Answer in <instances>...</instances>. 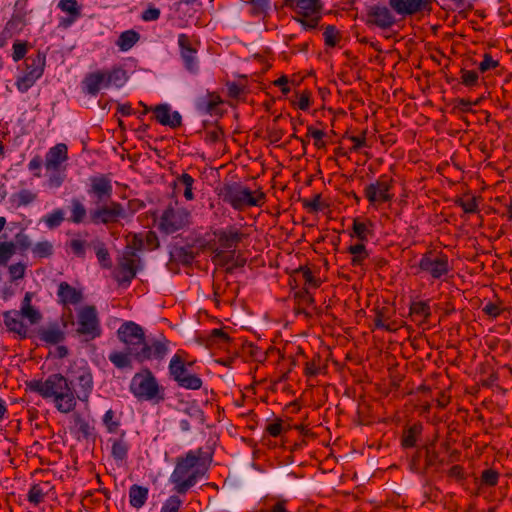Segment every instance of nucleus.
Instances as JSON below:
<instances>
[{"instance_id": "nucleus-39", "label": "nucleus", "mask_w": 512, "mask_h": 512, "mask_svg": "<svg viewBox=\"0 0 512 512\" xmlns=\"http://www.w3.org/2000/svg\"><path fill=\"white\" fill-rule=\"evenodd\" d=\"M348 253H350L353 257L351 260V264L353 266H360L363 262L368 258L369 253L364 245V242L357 243L355 245H351L347 249Z\"/></svg>"}, {"instance_id": "nucleus-11", "label": "nucleus", "mask_w": 512, "mask_h": 512, "mask_svg": "<svg viewBox=\"0 0 512 512\" xmlns=\"http://www.w3.org/2000/svg\"><path fill=\"white\" fill-rule=\"evenodd\" d=\"M188 365L179 353H176L170 360L168 370L170 377L181 388L198 390L202 387V380L196 374L188 370Z\"/></svg>"}, {"instance_id": "nucleus-32", "label": "nucleus", "mask_w": 512, "mask_h": 512, "mask_svg": "<svg viewBox=\"0 0 512 512\" xmlns=\"http://www.w3.org/2000/svg\"><path fill=\"white\" fill-rule=\"evenodd\" d=\"M374 325L377 329L394 332L398 329V325L394 321H390L388 308H382L376 312Z\"/></svg>"}, {"instance_id": "nucleus-41", "label": "nucleus", "mask_w": 512, "mask_h": 512, "mask_svg": "<svg viewBox=\"0 0 512 512\" xmlns=\"http://www.w3.org/2000/svg\"><path fill=\"white\" fill-rule=\"evenodd\" d=\"M131 357L133 356L127 350L126 352L113 351L109 354L108 359L115 367L124 369L131 368Z\"/></svg>"}, {"instance_id": "nucleus-3", "label": "nucleus", "mask_w": 512, "mask_h": 512, "mask_svg": "<svg viewBox=\"0 0 512 512\" xmlns=\"http://www.w3.org/2000/svg\"><path fill=\"white\" fill-rule=\"evenodd\" d=\"M127 71L121 65L110 69L96 70L86 74L82 80V90L90 96H97L102 89L121 88L128 81Z\"/></svg>"}, {"instance_id": "nucleus-14", "label": "nucleus", "mask_w": 512, "mask_h": 512, "mask_svg": "<svg viewBox=\"0 0 512 512\" xmlns=\"http://www.w3.org/2000/svg\"><path fill=\"white\" fill-rule=\"evenodd\" d=\"M169 352L170 341L165 336L160 335L159 338L145 340L134 359L139 363L152 360L162 361Z\"/></svg>"}, {"instance_id": "nucleus-7", "label": "nucleus", "mask_w": 512, "mask_h": 512, "mask_svg": "<svg viewBox=\"0 0 512 512\" xmlns=\"http://www.w3.org/2000/svg\"><path fill=\"white\" fill-rule=\"evenodd\" d=\"M415 268L416 275L427 276L432 280H443L452 270L448 256L435 250L425 252Z\"/></svg>"}, {"instance_id": "nucleus-24", "label": "nucleus", "mask_w": 512, "mask_h": 512, "mask_svg": "<svg viewBox=\"0 0 512 512\" xmlns=\"http://www.w3.org/2000/svg\"><path fill=\"white\" fill-rule=\"evenodd\" d=\"M58 301L63 305H76L83 299L82 292L67 282H61L57 290Z\"/></svg>"}, {"instance_id": "nucleus-15", "label": "nucleus", "mask_w": 512, "mask_h": 512, "mask_svg": "<svg viewBox=\"0 0 512 512\" xmlns=\"http://www.w3.org/2000/svg\"><path fill=\"white\" fill-rule=\"evenodd\" d=\"M118 338L126 346V350L135 358L145 341L143 328L132 321L123 323L117 330Z\"/></svg>"}, {"instance_id": "nucleus-43", "label": "nucleus", "mask_w": 512, "mask_h": 512, "mask_svg": "<svg viewBox=\"0 0 512 512\" xmlns=\"http://www.w3.org/2000/svg\"><path fill=\"white\" fill-rule=\"evenodd\" d=\"M102 421L108 433H119L121 422L120 417L116 415L115 411L112 409L107 410L102 418Z\"/></svg>"}, {"instance_id": "nucleus-6", "label": "nucleus", "mask_w": 512, "mask_h": 512, "mask_svg": "<svg viewBox=\"0 0 512 512\" xmlns=\"http://www.w3.org/2000/svg\"><path fill=\"white\" fill-rule=\"evenodd\" d=\"M67 379L75 400V407L77 406L78 400L87 404L94 390V379L91 368L86 363L75 365L69 370Z\"/></svg>"}, {"instance_id": "nucleus-30", "label": "nucleus", "mask_w": 512, "mask_h": 512, "mask_svg": "<svg viewBox=\"0 0 512 512\" xmlns=\"http://www.w3.org/2000/svg\"><path fill=\"white\" fill-rule=\"evenodd\" d=\"M70 203V217L68 220L73 224L89 222V215H87L85 205L77 198H72Z\"/></svg>"}, {"instance_id": "nucleus-54", "label": "nucleus", "mask_w": 512, "mask_h": 512, "mask_svg": "<svg viewBox=\"0 0 512 512\" xmlns=\"http://www.w3.org/2000/svg\"><path fill=\"white\" fill-rule=\"evenodd\" d=\"M185 414H187L190 418L195 420L198 424L203 425L205 422V414L203 410L196 404L192 403L186 406L183 410Z\"/></svg>"}, {"instance_id": "nucleus-42", "label": "nucleus", "mask_w": 512, "mask_h": 512, "mask_svg": "<svg viewBox=\"0 0 512 512\" xmlns=\"http://www.w3.org/2000/svg\"><path fill=\"white\" fill-rule=\"evenodd\" d=\"M170 258L175 262L188 265L193 261L194 254L188 248L176 246L170 251Z\"/></svg>"}, {"instance_id": "nucleus-5", "label": "nucleus", "mask_w": 512, "mask_h": 512, "mask_svg": "<svg viewBox=\"0 0 512 512\" xmlns=\"http://www.w3.org/2000/svg\"><path fill=\"white\" fill-rule=\"evenodd\" d=\"M130 392L139 400L151 401L155 404L165 400V389L159 385L154 374L145 369L136 373L130 383Z\"/></svg>"}, {"instance_id": "nucleus-4", "label": "nucleus", "mask_w": 512, "mask_h": 512, "mask_svg": "<svg viewBox=\"0 0 512 512\" xmlns=\"http://www.w3.org/2000/svg\"><path fill=\"white\" fill-rule=\"evenodd\" d=\"M220 196L234 210L242 211L247 207H261L265 203L266 195L261 190L251 191L241 183L225 184Z\"/></svg>"}, {"instance_id": "nucleus-38", "label": "nucleus", "mask_w": 512, "mask_h": 512, "mask_svg": "<svg viewBox=\"0 0 512 512\" xmlns=\"http://www.w3.org/2000/svg\"><path fill=\"white\" fill-rule=\"evenodd\" d=\"M422 450L426 472L431 468H438L442 465L443 460L440 458L439 453L433 448L432 445H425L422 447Z\"/></svg>"}, {"instance_id": "nucleus-27", "label": "nucleus", "mask_w": 512, "mask_h": 512, "mask_svg": "<svg viewBox=\"0 0 512 512\" xmlns=\"http://www.w3.org/2000/svg\"><path fill=\"white\" fill-rule=\"evenodd\" d=\"M111 442V456L116 462H123L128 457L130 445L126 440V432L122 430L118 438L109 439Z\"/></svg>"}, {"instance_id": "nucleus-46", "label": "nucleus", "mask_w": 512, "mask_h": 512, "mask_svg": "<svg viewBox=\"0 0 512 512\" xmlns=\"http://www.w3.org/2000/svg\"><path fill=\"white\" fill-rule=\"evenodd\" d=\"M37 199V194L28 189H22L13 195V201L20 206H27Z\"/></svg>"}, {"instance_id": "nucleus-21", "label": "nucleus", "mask_w": 512, "mask_h": 512, "mask_svg": "<svg viewBox=\"0 0 512 512\" xmlns=\"http://www.w3.org/2000/svg\"><path fill=\"white\" fill-rule=\"evenodd\" d=\"M154 119L163 126L176 129L182 125V116L178 111H172L169 104H159L153 107Z\"/></svg>"}, {"instance_id": "nucleus-56", "label": "nucleus", "mask_w": 512, "mask_h": 512, "mask_svg": "<svg viewBox=\"0 0 512 512\" xmlns=\"http://www.w3.org/2000/svg\"><path fill=\"white\" fill-rule=\"evenodd\" d=\"M326 46L334 47L340 39L339 31L334 25H328L323 32Z\"/></svg>"}, {"instance_id": "nucleus-36", "label": "nucleus", "mask_w": 512, "mask_h": 512, "mask_svg": "<svg viewBox=\"0 0 512 512\" xmlns=\"http://www.w3.org/2000/svg\"><path fill=\"white\" fill-rule=\"evenodd\" d=\"M91 247H93L95 251L100 266L104 269L112 268V259L110 257L108 249L106 248L105 243L97 240L91 243Z\"/></svg>"}, {"instance_id": "nucleus-52", "label": "nucleus", "mask_w": 512, "mask_h": 512, "mask_svg": "<svg viewBox=\"0 0 512 512\" xmlns=\"http://www.w3.org/2000/svg\"><path fill=\"white\" fill-rule=\"evenodd\" d=\"M145 250L144 236L142 234H134L128 242L125 252H132L134 256H138V252Z\"/></svg>"}, {"instance_id": "nucleus-16", "label": "nucleus", "mask_w": 512, "mask_h": 512, "mask_svg": "<svg viewBox=\"0 0 512 512\" xmlns=\"http://www.w3.org/2000/svg\"><path fill=\"white\" fill-rule=\"evenodd\" d=\"M86 192L94 204L112 200L113 185L111 178L105 174L90 177Z\"/></svg>"}, {"instance_id": "nucleus-34", "label": "nucleus", "mask_w": 512, "mask_h": 512, "mask_svg": "<svg viewBox=\"0 0 512 512\" xmlns=\"http://www.w3.org/2000/svg\"><path fill=\"white\" fill-rule=\"evenodd\" d=\"M140 39V35L135 30H126L122 32L117 41L116 45L120 51L126 52L130 50Z\"/></svg>"}, {"instance_id": "nucleus-23", "label": "nucleus", "mask_w": 512, "mask_h": 512, "mask_svg": "<svg viewBox=\"0 0 512 512\" xmlns=\"http://www.w3.org/2000/svg\"><path fill=\"white\" fill-rule=\"evenodd\" d=\"M215 236L222 248L230 249L236 248L245 237V234L236 226L230 225L215 232Z\"/></svg>"}, {"instance_id": "nucleus-25", "label": "nucleus", "mask_w": 512, "mask_h": 512, "mask_svg": "<svg viewBox=\"0 0 512 512\" xmlns=\"http://www.w3.org/2000/svg\"><path fill=\"white\" fill-rule=\"evenodd\" d=\"M221 97L215 92H208L196 100V108L200 113L213 115L217 113L218 106L222 104Z\"/></svg>"}, {"instance_id": "nucleus-64", "label": "nucleus", "mask_w": 512, "mask_h": 512, "mask_svg": "<svg viewBox=\"0 0 512 512\" xmlns=\"http://www.w3.org/2000/svg\"><path fill=\"white\" fill-rule=\"evenodd\" d=\"M288 502L289 501L284 498L276 499L271 504H268L263 512H291L287 508Z\"/></svg>"}, {"instance_id": "nucleus-33", "label": "nucleus", "mask_w": 512, "mask_h": 512, "mask_svg": "<svg viewBox=\"0 0 512 512\" xmlns=\"http://www.w3.org/2000/svg\"><path fill=\"white\" fill-rule=\"evenodd\" d=\"M4 323L9 331L16 332V333H25L26 327L21 321L20 313L16 310L6 311L4 313Z\"/></svg>"}, {"instance_id": "nucleus-9", "label": "nucleus", "mask_w": 512, "mask_h": 512, "mask_svg": "<svg viewBox=\"0 0 512 512\" xmlns=\"http://www.w3.org/2000/svg\"><path fill=\"white\" fill-rule=\"evenodd\" d=\"M127 217L128 213L124 205L113 200L95 204V207L89 211V223L94 225L109 226Z\"/></svg>"}, {"instance_id": "nucleus-57", "label": "nucleus", "mask_w": 512, "mask_h": 512, "mask_svg": "<svg viewBox=\"0 0 512 512\" xmlns=\"http://www.w3.org/2000/svg\"><path fill=\"white\" fill-rule=\"evenodd\" d=\"M14 253V242H0V265H5Z\"/></svg>"}, {"instance_id": "nucleus-22", "label": "nucleus", "mask_w": 512, "mask_h": 512, "mask_svg": "<svg viewBox=\"0 0 512 512\" xmlns=\"http://www.w3.org/2000/svg\"><path fill=\"white\" fill-rule=\"evenodd\" d=\"M68 160V147L64 143H58L51 147L46 155L44 167L46 171L65 169L63 164Z\"/></svg>"}, {"instance_id": "nucleus-17", "label": "nucleus", "mask_w": 512, "mask_h": 512, "mask_svg": "<svg viewBox=\"0 0 512 512\" xmlns=\"http://www.w3.org/2000/svg\"><path fill=\"white\" fill-rule=\"evenodd\" d=\"M142 269L141 258L134 256L130 252H123L122 257L118 261V268L115 279L119 285L128 287L132 280L136 277L137 272Z\"/></svg>"}, {"instance_id": "nucleus-13", "label": "nucleus", "mask_w": 512, "mask_h": 512, "mask_svg": "<svg viewBox=\"0 0 512 512\" xmlns=\"http://www.w3.org/2000/svg\"><path fill=\"white\" fill-rule=\"evenodd\" d=\"M393 183L391 176L382 174L374 182L366 185L364 196L369 204L377 208L383 203L390 202L394 197L392 193Z\"/></svg>"}, {"instance_id": "nucleus-37", "label": "nucleus", "mask_w": 512, "mask_h": 512, "mask_svg": "<svg viewBox=\"0 0 512 512\" xmlns=\"http://www.w3.org/2000/svg\"><path fill=\"white\" fill-rule=\"evenodd\" d=\"M40 339L45 343L56 345L65 339L64 332L57 326H49L40 332Z\"/></svg>"}, {"instance_id": "nucleus-62", "label": "nucleus", "mask_w": 512, "mask_h": 512, "mask_svg": "<svg viewBox=\"0 0 512 512\" xmlns=\"http://www.w3.org/2000/svg\"><path fill=\"white\" fill-rule=\"evenodd\" d=\"M28 51V44L25 41H15L13 44L12 59L14 62H19L24 59Z\"/></svg>"}, {"instance_id": "nucleus-45", "label": "nucleus", "mask_w": 512, "mask_h": 512, "mask_svg": "<svg viewBox=\"0 0 512 512\" xmlns=\"http://www.w3.org/2000/svg\"><path fill=\"white\" fill-rule=\"evenodd\" d=\"M295 274L303 279L305 286L311 288H318L320 286V280L313 275L312 271L308 267H300L296 269Z\"/></svg>"}, {"instance_id": "nucleus-48", "label": "nucleus", "mask_w": 512, "mask_h": 512, "mask_svg": "<svg viewBox=\"0 0 512 512\" xmlns=\"http://www.w3.org/2000/svg\"><path fill=\"white\" fill-rule=\"evenodd\" d=\"M423 456V450L422 448L418 449L413 456L410 459L409 462V468L412 472L424 475L426 473L425 471V465L424 462H422Z\"/></svg>"}, {"instance_id": "nucleus-35", "label": "nucleus", "mask_w": 512, "mask_h": 512, "mask_svg": "<svg viewBox=\"0 0 512 512\" xmlns=\"http://www.w3.org/2000/svg\"><path fill=\"white\" fill-rule=\"evenodd\" d=\"M48 493V483L33 484L27 494V500L33 506L42 503Z\"/></svg>"}, {"instance_id": "nucleus-29", "label": "nucleus", "mask_w": 512, "mask_h": 512, "mask_svg": "<svg viewBox=\"0 0 512 512\" xmlns=\"http://www.w3.org/2000/svg\"><path fill=\"white\" fill-rule=\"evenodd\" d=\"M148 495L149 489L147 487L133 484L129 488V504L135 509H140L145 505Z\"/></svg>"}, {"instance_id": "nucleus-18", "label": "nucleus", "mask_w": 512, "mask_h": 512, "mask_svg": "<svg viewBox=\"0 0 512 512\" xmlns=\"http://www.w3.org/2000/svg\"><path fill=\"white\" fill-rule=\"evenodd\" d=\"M366 16L367 25L376 26L383 30L391 28L396 23V17L391 7L381 3L369 6Z\"/></svg>"}, {"instance_id": "nucleus-10", "label": "nucleus", "mask_w": 512, "mask_h": 512, "mask_svg": "<svg viewBox=\"0 0 512 512\" xmlns=\"http://www.w3.org/2000/svg\"><path fill=\"white\" fill-rule=\"evenodd\" d=\"M190 221L189 211L177 203L166 207L158 218V230L166 235L185 228Z\"/></svg>"}, {"instance_id": "nucleus-12", "label": "nucleus", "mask_w": 512, "mask_h": 512, "mask_svg": "<svg viewBox=\"0 0 512 512\" xmlns=\"http://www.w3.org/2000/svg\"><path fill=\"white\" fill-rule=\"evenodd\" d=\"M24 63L26 67L25 71L16 81V87L21 93L27 92L43 75L46 64V54L37 51V53L29 55Z\"/></svg>"}, {"instance_id": "nucleus-55", "label": "nucleus", "mask_w": 512, "mask_h": 512, "mask_svg": "<svg viewBox=\"0 0 512 512\" xmlns=\"http://www.w3.org/2000/svg\"><path fill=\"white\" fill-rule=\"evenodd\" d=\"M500 474L494 469H486L481 473L480 482L482 485L494 487L498 484Z\"/></svg>"}, {"instance_id": "nucleus-1", "label": "nucleus", "mask_w": 512, "mask_h": 512, "mask_svg": "<svg viewBox=\"0 0 512 512\" xmlns=\"http://www.w3.org/2000/svg\"><path fill=\"white\" fill-rule=\"evenodd\" d=\"M27 388L44 399H53L55 408L63 414L75 409V400L67 377L60 373L49 375L46 380L33 379L26 382Z\"/></svg>"}, {"instance_id": "nucleus-49", "label": "nucleus", "mask_w": 512, "mask_h": 512, "mask_svg": "<svg viewBox=\"0 0 512 512\" xmlns=\"http://www.w3.org/2000/svg\"><path fill=\"white\" fill-rule=\"evenodd\" d=\"M68 246L76 257L84 259L86 257V248L91 246V244H88L85 240L74 238L69 241Z\"/></svg>"}, {"instance_id": "nucleus-28", "label": "nucleus", "mask_w": 512, "mask_h": 512, "mask_svg": "<svg viewBox=\"0 0 512 512\" xmlns=\"http://www.w3.org/2000/svg\"><path fill=\"white\" fill-rule=\"evenodd\" d=\"M373 228L374 224L371 220L355 218L352 224L351 236L356 237L360 242H366L373 236Z\"/></svg>"}, {"instance_id": "nucleus-61", "label": "nucleus", "mask_w": 512, "mask_h": 512, "mask_svg": "<svg viewBox=\"0 0 512 512\" xmlns=\"http://www.w3.org/2000/svg\"><path fill=\"white\" fill-rule=\"evenodd\" d=\"M455 204L463 209L465 213H476L478 211V203L475 197H472L469 200H464L462 198H457L455 200Z\"/></svg>"}, {"instance_id": "nucleus-50", "label": "nucleus", "mask_w": 512, "mask_h": 512, "mask_svg": "<svg viewBox=\"0 0 512 512\" xmlns=\"http://www.w3.org/2000/svg\"><path fill=\"white\" fill-rule=\"evenodd\" d=\"M57 7L68 15L81 16V6L77 0H60Z\"/></svg>"}, {"instance_id": "nucleus-59", "label": "nucleus", "mask_w": 512, "mask_h": 512, "mask_svg": "<svg viewBox=\"0 0 512 512\" xmlns=\"http://www.w3.org/2000/svg\"><path fill=\"white\" fill-rule=\"evenodd\" d=\"M224 135V132L221 127L214 126L211 129H207L205 131L204 140L208 144H215L218 143Z\"/></svg>"}, {"instance_id": "nucleus-26", "label": "nucleus", "mask_w": 512, "mask_h": 512, "mask_svg": "<svg viewBox=\"0 0 512 512\" xmlns=\"http://www.w3.org/2000/svg\"><path fill=\"white\" fill-rule=\"evenodd\" d=\"M290 6H295L297 16L321 15L323 4L321 0H293Z\"/></svg>"}, {"instance_id": "nucleus-2", "label": "nucleus", "mask_w": 512, "mask_h": 512, "mask_svg": "<svg viewBox=\"0 0 512 512\" xmlns=\"http://www.w3.org/2000/svg\"><path fill=\"white\" fill-rule=\"evenodd\" d=\"M202 454V449L198 448L189 450L184 456L176 459V465L169 480L178 494H186L198 482L202 473L197 466Z\"/></svg>"}, {"instance_id": "nucleus-53", "label": "nucleus", "mask_w": 512, "mask_h": 512, "mask_svg": "<svg viewBox=\"0 0 512 512\" xmlns=\"http://www.w3.org/2000/svg\"><path fill=\"white\" fill-rule=\"evenodd\" d=\"M321 15L304 17V16H294L293 20L299 23L305 31H310L316 29L319 21L321 20Z\"/></svg>"}, {"instance_id": "nucleus-51", "label": "nucleus", "mask_w": 512, "mask_h": 512, "mask_svg": "<svg viewBox=\"0 0 512 512\" xmlns=\"http://www.w3.org/2000/svg\"><path fill=\"white\" fill-rule=\"evenodd\" d=\"M47 172L49 173L47 185L54 189L61 187L66 178L65 169L50 170Z\"/></svg>"}, {"instance_id": "nucleus-58", "label": "nucleus", "mask_w": 512, "mask_h": 512, "mask_svg": "<svg viewBox=\"0 0 512 512\" xmlns=\"http://www.w3.org/2000/svg\"><path fill=\"white\" fill-rule=\"evenodd\" d=\"M182 503L179 496L172 495L163 503L160 512H179Z\"/></svg>"}, {"instance_id": "nucleus-63", "label": "nucleus", "mask_w": 512, "mask_h": 512, "mask_svg": "<svg viewBox=\"0 0 512 512\" xmlns=\"http://www.w3.org/2000/svg\"><path fill=\"white\" fill-rule=\"evenodd\" d=\"M20 315L24 318H27L31 324L38 323L42 316L41 313L36 310L33 306L31 307H21Z\"/></svg>"}, {"instance_id": "nucleus-60", "label": "nucleus", "mask_w": 512, "mask_h": 512, "mask_svg": "<svg viewBox=\"0 0 512 512\" xmlns=\"http://www.w3.org/2000/svg\"><path fill=\"white\" fill-rule=\"evenodd\" d=\"M213 253H214V255L212 257V261L214 263L219 264V265H227L233 260L235 251L227 253V252L217 248L214 250Z\"/></svg>"}, {"instance_id": "nucleus-20", "label": "nucleus", "mask_w": 512, "mask_h": 512, "mask_svg": "<svg viewBox=\"0 0 512 512\" xmlns=\"http://www.w3.org/2000/svg\"><path fill=\"white\" fill-rule=\"evenodd\" d=\"M178 46L185 68L191 73H197L199 70L197 50L192 46L191 38L185 33L179 34Z\"/></svg>"}, {"instance_id": "nucleus-47", "label": "nucleus", "mask_w": 512, "mask_h": 512, "mask_svg": "<svg viewBox=\"0 0 512 512\" xmlns=\"http://www.w3.org/2000/svg\"><path fill=\"white\" fill-rule=\"evenodd\" d=\"M53 251V244L47 240L36 243L32 248L33 255L37 258H48Z\"/></svg>"}, {"instance_id": "nucleus-8", "label": "nucleus", "mask_w": 512, "mask_h": 512, "mask_svg": "<svg viewBox=\"0 0 512 512\" xmlns=\"http://www.w3.org/2000/svg\"><path fill=\"white\" fill-rule=\"evenodd\" d=\"M76 325V336L85 342L95 340L102 335L100 318L93 305H86L78 310Z\"/></svg>"}, {"instance_id": "nucleus-44", "label": "nucleus", "mask_w": 512, "mask_h": 512, "mask_svg": "<svg viewBox=\"0 0 512 512\" xmlns=\"http://www.w3.org/2000/svg\"><path fill=\"white\" fill-rule=\"evenodd\" d=\"M64 219V211L61 208H57L45 215L42 220L49 229H55L62 224Z\"/></svg>"}, {"instance_id": "nucleus-19", "label": "nucleus", "mask_w": 512, "mask_h": 512, "mask_svg": "<svg viewBox=\"0 0 512 512\" xmlns=\"http://www.w3.org/2000/svg\"><path fill=\"white\" fill-rule=\"evenodd\" d=\"M434 0H388L391 9L402 17L431 12Z\"/></svg>"}, {"instance_id": "nucleus-40", "label": "nucleus", "mask_w": 512, "mask_h": 512, "mask_svg": "<svg viewBox=\"0 0 512 512\" xmlns=\"http://www.w3.org/2000/svg\"><path fill=\"white\" fill-rule=\"evenodd\" d=\"M422 432V425L417 423L408 427L402 437V446L404 448H412L416 445L417 437Z\"/></svg>"}, {"instance_id": "nucleus-31", "label": "nucleus", "mask_w": 512, "mask_h": 512, "mask_svg": "<svg viewBox=\"0 0 512 512\" xmlns=\"http://www.w3.org/2000/svg\"><path fill=\"white\" fill-rule=\"evenodd\" d=\"M410 316L414 321L425 323L431 316V308L426 301H414L410 305Z\"/></svg>"}]
</instances>
